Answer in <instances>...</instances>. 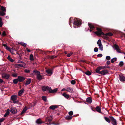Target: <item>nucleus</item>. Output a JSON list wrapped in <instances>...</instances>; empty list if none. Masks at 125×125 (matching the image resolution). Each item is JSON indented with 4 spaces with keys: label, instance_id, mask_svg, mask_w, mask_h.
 <instances>
[{
    "label": "nucleus",
    "instance_id": "f257e3e1",
    "mask_svg": "<svg viewBox=\"0 0 125 125\" xmlns=\"http://www.w3.org/2000/svg\"><path fill=\"white\" fill-rule=\"evenodd\" d=\"M33 73L36 75V78L39 81L42 80V79H44V76L41 75V73L39 71L36 70L33 71Z\"/></svg>",
    "mask_w": 125,
    "mask_h": 125
},
{
    "label": "nucleus",
    "instance_id": "f03ea898",
    "mask_svg": "<svg viewBox=\"0 0 125 125\" xmlns=\"http://www.w3.org/2000/svg\"><path fill=\"white\" fill-rule=\"evenodd\" d=\"M96 30L97 31L94 32V33L98 36H100L101 35L104 34V33L102 32V30L100 28H96Z\"/></svg>",
    "mask_w": 125,
    "mask_h": 125
},
{
    "label": "nucleus",
    "instance_id": "7ed1b4c3",
    "mask_svg": "<svg viewBox=\"0 0 125 125\" xmlns=\"http://www.w3.org/2000/svg\"><path fill=\"white\" fill-rule=\"evenodd\" d=\"M110 120L111 121V123L113 125H117V122L116 120L113 116H110Z\"/></svg>",
    "mask_w": 125,
    "mask_h": 125
},
{
    "label": "nucleus",
    "instance_id": "20e7f679",
    "mask_svg": "<svg viewBox=\"0 0 125 125\" xmlns=\"http://www.w3.org/2000/svg\"><path fill=\"white\" fill-rule=\"evenodd\" d=\"M82 23L79 19H76L73 22V24L76 26H80L81 25Z\"/></svg>",
    "mask_w": 125,
    "mask_h": 125
},
{
    "label": "nucleus",
    "instance_id": "39448f33",
    "mask_svg": "<svg viewBox=\"0 0 125 125\" xmlns=\"http://www.w3.org/2000/svg\"><path fill=\"white\" fill-rule=\"evenodd\" d=\"M51 88L50 87L45 86H42V89L43 91H49L50 93V90H51Z\"/></svg>",
    "mask_w": 125,
    "mask_h": 125
},
{
    "label": "nucleus",
    "instance_id": "423d86ee",
    "mask_svg": "<svg viewBox=\"0 0 125 125\" xmlns=\"http://www.w3.org/2000/svg\"><path fill=\"white\" fill-rule=\"evenodd\" d=\"M10 111L11 113L14 114H16L17 112L16 108L14 107H11Z\"/></svg>",
    "mask_w": 125,
    "mask_h": 125
},
{
    "label": "nucleus",
    "instance_id": "0eeeda50",
    "mask_svg": "<svg viewBox=\"0 0 125 125\" xmlns=\"http://www.w3.org/2000/svg\"><path fill=\"white\" fill-rule=\"evenodd\" d=\"M2 77L3 78H5L7 79H8L10 77V75L7 74L5 73H3L2 74Z\"/></svg>",
    "mask_w": 125,
    "mask_h": 125
},
{
    "label": "nucleus",
    "instance_id": "6e6552de",
    "mask_svg": "<svg viewBox=\"0 0 125 125\" xmlns=\"http://www.w3.org/2000/svg\"><path fill=\"white\" fill-rule=\"evenodd\" d=\"M113 35V33L111 32H109L105 34L104 33V35H103L104 38L105 39H107L108 38V36H112Z\"/></svg>",
    "mask_w": 125,
    "mask_h": 125
},
{
    "label": "nucleus",
    "instance_id": "1a4fd4ad",
    "mask_svg": "<svg viewBox=\"0 0 125 125\" xmlns=\"http://www.w3.org/2000/svg\"><path fill=\"white\" fill-rule=\"evenodd\" d=\"M108 73V71L106 70H102L100 73V74L102 75H104L107 74Z\"/></svg>",
    "mask_w": 125,
    "mask_h": 125
},
{
    "label": "nucleus",
    "instance_id": "9d476101",
    "mask_svg": "<svg viewBox=\"0 0 125 125\" xmlns=\"http://www.w3.org/2000/svg\"><path fill=\"white\" fill-rule=\"evenodd\" d=\"M114 48L116 50L117 52L121 53V52L120 51V50L118 45L116 44L114 45Z\"/></svg>",
    "mask_w": 125,
    "mask_h": 125
},
{
    "label": "nucleus",
    "instance_id": "9b49d317",
    "mask_svg": "<svg viewBox=\"0 0 125 125\" xmlns=\"http://www.w3.org/2000/svg\"><path fill=\"white\" fill-rule=\"evenodd\" d=\"M102 67V66H100L97 68L95 70L96 73L100 74L101 71H100V70L101 69H103Z\"/></svg>",
    "mask_w": 125,
    "mask_h": 125
},
{
    "label": "nucleus",
    "instance_id": "f8f14e48",
    "mask_svg": "<svg viewBox=\"0 0 125 125\" xmlns=\"http://www.w3.org/2000/svg\"><path fill=\"white\" fill-rule=\"evenodd\" d=\"M18 79L19 82H22L25 80V78L23 76H18Z\"/></svg>",
    "mask_w": 125,
    "mask_h": 125
},
{
    "label": "nucleus",
    "instance_id": "ddd939ff",
    "mask_svg": "<svg viewBox=\"0 0 125 125\" xmlns=\"http://www.w3.org/2000/svg\"><path fill=\"white\" fill-rule=\"evenodd\" d=\"M119 78L121 82H123L125 81V77L123 75H119Z\"/></svg>",
    "mask_w": 125,
    "mask_h": 125
},
{
    "label": "nucleus",
    "instance_id": "4468645a",
    "mask_svg": "<svg viewBox=\"0 0 125 125\" xmlns=\"http://www.w3.org/2000/svg\"><path fill=\"white\" fill-rule=\"evenodd\" d=\"M17 96L15 95H12L11 97V100L13 101L17 100Z\"/></svg>",
    "mask_w": 125,
    "mask_h": 125
},
{
    "label": "nucleus",
    "instance_id": "2eb2a0df",
    "mask_svg": "<svg viewBox=\"0 0 125 125\" xmlns=\"http://www.w3.org/2000/svg\"><path fill=\"white\" fill-rule=\"evenodd\" d=\"M24 90L23 89H22L20 90L18 93V95L21 96L24 93Z\"/></svg>",
    "mask_w": 125,
    "mask_h": 125
},
{
    "label": "nucleus",
    "instance_id": "dca6fc26",
    "mask_svg": "<svg viewBox=\"0 0 125 125\" xmlns=\"http://www.w3.org/2000/svg\"><path fill=\"white\" fill-rule=\"evenodd\" d=\"M58 108V106L56 105H52L50 106L49 108L52 110H55L56 108Z\"/></svg>",
    "mask_w": 125,
    "mask_h": 125
},
{
    "label": "nucleus",
    "instance_id": "f3484780",
    "mask_svg": "<svg viewBox=\"0 0 125 125\" xmlns=\"http://www.w3.org/2000/svg\"><path fill=\"white\" fill-rule=\"evenodd\" d=\"M31 78H28L26 81V82L25 83V85L26 86L29 84L31 83Z\"/></svg>",
    "mask_w": 125,
    "mask_h": 125
},
{
    "label": "nucleus",
    "instance_id": "a211bd4d",
    "mask_svg": "<svg viewBox=\"0 0 125 125\" xmlns=\"http://www.w3.org/2000/svg\"><path fill=\"white\" fill-rule=\"evenodd\" d=\"M88 25L91 29L94 30L95 27L94 26L92 23H88Z\"/></svg>",
    "mask_w": 125,
    "mask_h": 125
},
{
    "label": "nucleus",
    "instance_id": "6ab92c4d",
    "mask_svg": "<svg viewBox=\"0 0 125 125\" xmlns=\"http://www.w3.org/2000/svg\"><path fill=\"white\" fill-rule=\"evenodd\" d=\"M95 109L96 111H97L100 113H102L100 107L99 106H97Z\"/></svg>",
    "mask_w": 125,
    "mask_h": 125
},
{
    "label": "nucleus",
    "instance_id": "aec40b11",
    "mask_svg": "<svg viewBox=\"0 0 125 125\" xmlns=\"http://www.w3.org/2000/svg\"><path fill=\"white\" fill-rule=\"evenodd\" d=\"M66 91L69 92L71 93H73V91L72 88L70 87H68L67 88Z\"/></svg>",
    "mask_w": 125,
    "mask_h": 125
},
{
    "label": "nucleus",
    "instance_id": "412c9836",
    "mask_svg": "<svg viewBox=\"0 0 125 125\" xmlns=\"http://www.w3.org/2000/svg\"><path fill=\"white\" fill-rule=\"evenodd\" d=\"M15 67L19 68L20 67H24V65L22 64H16L15 65Z\"/></svg>",
    "mask_w": 125,
    "mask_h": 125
},
{
    "label": "nucleus",
    "instance_id": "4be33fe9",
    "mask_svg": "<svg viewBox=\"0 0 125 125\" xmlns=\"http://www.w3.org/2000/svg\"><path fill=\"white\" fill-rule=\"evenodd\" d=\"M92 101V98L90 97L87 98L86 99V102L90 103H91Z\"/></svg>",
    "mask_w": 125,
    "mask_h": 125
},
{
    "label": "nucleus",
    "instance_id": "5701e85b",
    "mask_svg": "<svg viewBox=\"0 0 125 125\" xmlns=\"http://www.w3.org/2000/svg\"><path fill=\"white\" fill-rule=\"evenodd\" d=\"M52 70L49 69L47 70L46 71V73H47L49 74H52Z\"/></svg>",
    "mask_w": 125,
    "mask_h": 125
},
{
    "label": "nucleus",
    "instance_id": "b1692460",
    "mask_svg": "<svg viewBox=\"0 0 125 125\" xmlns=\"http://www.w3.org/2000/svg\"><path fill=\"white\" fill-rule=\"evenodd\" d=\"M62 95L65 98L67 99H68L70 96V95L66 94V93H64Z\"/></svg>",
    "mask_w": 125,
    "mask_h": 125
},
{
    "label": "nucleus",
    "instance_id": "393cba45",
    "mask_svg": "<svg viewBox=\"0 0 125 125\" xmlns=\"http://www.w3.org/2000/svg\"><path fill=\"white\" fill-rule=\"evenodd\" d=\"M27 109L26 106H25L23 109L22 111L21 114V115H22L27 110Z\"/></svg>",
    "mask_w": 125,
    "mask_h": 125
},
{
    "label": "nucleus",
    "instance_id": "a878e982",
    "mask_svg": "<svg viewBox=\"0 0 125 125\" xmlns=\"http://www.w3.org/2000/svg\"><path fill=\"white\" fill-rule=\"evenodd\" d=\"M58 90L57 88H55L52 90L51 89V90H50V93H54L57 92Z\"/></svg>",
    "mask_w": 125,
    "mask_h": 125
},
{
    "label": "nucleus",
    "instance_id": "bb28decb",
    "mask_svg": "<svg viewBox=\"0 0 125 125\" xmlns=\"http://www.w3.org/2000/svg\"><path fill=\"white\" fill-rule=\"evenodd\" d=\"M36 122L38 124H41L42 123V121L40 119H37L36 120Z\"/></svg>",
    "mask_w": 125,
    "mask_h": 125
},
{
    "label": "nucleus",
    "instance_id": "cd10ccee",
    "mask_svg": "<svg viewBox=\"0 0 125 125\" xmlns=\"http://www.w3.org/2000/svg\"><path fill=\"white\" fill-rule=\"evenodd\" d=\"M104 118L105 120L107 122H108L109 123H110L111 121L110 120V118H108L105 117H104Z\"/></svg>",
    "mask_w": 125,
    "mask_h": 125
},
{
    "label": "nucleus",
    "instance_id": "c85d7f7f",
    "mask_svg": "<svg viewBox=\"0 0 125 125\" xmlns=\"http://www.w3.org/2000/svg\"><path fill=\"white\" fill-rule=\"evenodd\" d=\"M10 113V110L9 109H7V112L6 113H5V114L4 115V116L5 117L7 115H8Z\"/></svg>",
    "mask_w": 125,
    "mask_h": 125
},
{
    "label": "nucleus",
    "instance_id": "c756f323",
    "mask_svg": "<svg viewBox=\"0 0 125 125\" xmlns=\"http://www.w3.org/2000/svg\"><path fill=\"white\" fill-rule=\"evenodd\" d=\"M1 9L2 11V12H5L6 11V10L5 8L3 6H1Z\"/></svg>",
    "mask_w": 125,
    "mask_h": 125
},
{
    "label": "nucleus",
    "instance_id": "7c9ffc66",
    "mask_svg": "<svg viewBox=\"0 0 125 125\" xmlns=\"http://www.w3.org/2000/svg\"><path fill=\"white\" fill-rule=\"evenodd\" d=\"M99 49L101 50L102 51L103 50V47L102 44H99Z\"/></svg>",
    "mask_w": 125,
    "mask_h": 125
},
{
    "label": "nucleus",
    "instance_id": "2f4dec72",
    "mask_svg": "<svg viewBox=\"0 0 125 125\" xmlns=\"http://www.w3.org/2000/svg\"><path fill=\"white\" fill-rule=\"evenodd\" d=\"M117 60V58H114L111 60V62L112 63H113L115 61H116Z\"/></svg>",
    "mask_w": 125,
    "mask_h": 125
},
{
    "label": "nucleus",
    "instance_id": "473e14b6",
    "mask_svg": "<svg viewBox=\"0 0 125 125\" xmlns=\"http://www.w3.org/2000/svg\"><path fill=\"white\" fill-rule=\"evenodd\" d=\"M72 117L73 116H67L65 118L67 120H69L72 119Z\"/></svg>",
    "mask_w": 125,
    "mask_h": 125
},
{
    "label": "nucleus",
    "instance_id": "72a5a7b5",
    "mask_svg": "<svg viewBox=\"0 0 125 125\" xmlns=\"http://www.w3.org/2000/svg\"><path fill=\"white\" fill-rule=\"evenodd\" d=\"M19 44H20L21 45L23 46L24 47H25L27 45V44L24 43L22 42L19 43V42H18Z\"/></svg>",
    "mask_w": 125,
    "mask_h": 125
},
{
    "label": "nucleus",
    "instance_id": "f704fd0d",
    "mask_svg": "<svg viewBox=\"0 0 125 125\" xmlns=\"http://www.w3.org/2000/svg\"><path fill=\"white\" fill-rule=\"evenodd\" d=\"M42 99L45 102L47 101V97L45 96H42Z\"/></svg>",
    "mask_w": 125,
    "mask_h": 125
},
{
    "label": "nucleus",
    "instance_id": "c9c22d12",
    "mask_svg": "<svg viewBox=\"0 0 125 125\" xmlns=\"http://www.w3.org/2000/svg\"><path fill=\"white\" fill-rule=\"evenodd\" d=\"M30 60L32 61L34 60L33 56L32 54H31L30 56Z\"/></svg>",
    "mask_w": 125,
    "mask_h": 125
},
{
    "label": "nucleus",
    "instance_id": "e433bc0d",
    "mask_svg": "<svg viewBox=\"0 0 125 125\" xmlns=\"http://www.w3.org/2000/svg\"><path fill=\"white\" fill-rule=\"evenodd\" d=\"M85 73L87 75H91V73L89 71H88L87 72H86Z\"/></svg>",
    "mask_w": 125,
    "mask_h": 125
},
{
    "label": "nucleus",
    "instance_id": "4c0bfd02",
    "mask_svg": "<svg viewBox=\"0 0 125 125\" xmlns=\"http://www.w3.org/2000/svg\"><path fill=\"white\" fill-rule=\"evenodd\" d=\"M18 81H19L18 79H14L13 80V82L15 84H16L18 82Z\"/></svg>",
    "mask_w": 125,
    "mask_h": 125
},
{
    "label": "nucleus",
    "instance_id": "58836bf2",
    "mask_svg": "<svg viewBox=\"0 0 125 125\" xmlns=\"http://www.w3.org/2000/svg\"><path fill=\"white\" fill-rule=\"evenodd\" d=\"M13 103L15 104V103L18 104H21V103H19V101L17 99L15 101H13Z\"/></svg>",
    "mask_w": 125,
    "mask_h": 125
},
{
    "label": "nucleus",
    "instance_id": "ea45409f",
    "mask_svg": "<svg viewBox=\"0 0 125 125\" xmlns=\"http://www.w3.org/2000/svg\"><path fill=\"white\" fill-rule=\"evenodd\" d=\"M37 52H38L40 53H44V52L41 50L37 49Z\"/></svg>",
    "mask_w": 125,
    "mask_h": 125
},
{
    "label": "nucleus",
    "instance_id": "a19ab883",
    "mask_svg": "<svg viewBox=\"0 0 125 125\" xmlns=\"http://www.w3.org/2000/svg\"><path fill=\"white\" fill-rule=\"evenodd\" d=\"M124 65L123 62L122 61L120 62L119 64V65L120 67Z\"/></svg>",
    "mask_w": 125,
    "mask_h": 125
},
{
    "label": "nucleus",
    "instance_id": "79ce46f5",
    "mask_svg": "<svg viewBox=\"0 0 125 125\" xmlns=\"http://www.w3.org/2000/svg\"><path fill=\"white\" fill-rule=\"evenodd\" d=\"M17 73H13L12 75V76L14 77H16L17 76Z\"/></svg>",
    "mask_w": 125,
    "mask_h": 125
},
{
    "label": "nucleus",
    "instance_id": "37998d69",
    "mask_svg": "<svg viewBox=\"0 0 125 125\" xmlns=\"http://www.w3.org/2000/svg\"><path fill=\"white\" fill-rule=\"evenodd\" d=\"M30 70H28L27 69H26L25 70V72L27 73H30Z\"/></svg>",
    "mask_w": 125,
    "mask_h": 125
},
{
    "label": "nucleus",
    "instance_id": "c03bdc74",
    "mask_svg": "<svg viewBox=\"0 0 125 125\" xmlns=\"http://www.w3.org/2000/svg\"><path fill=\"white\" fill-rule=\"evenodd\" d=\"M73 112L72 111H71L69 112V114L70 116L72 115H73Z\"/></svg>",
    "mask_w": 125,
    "mask_h": 125
},
{
    "label": "nucleus",
    "instance_id": "a18cd8bd",
    "mask_svg": "<svg viewBox=\"0 0 125 125\" xmlns=\"http://www.w3.org/2000/svg\"><path fill=\"white\" fill-rule=\"evenodd\" d=\"M75 81L74 80H72L71 81V83L72 84H74L75 83Z\"/></svg>",
    "mask_w": 125,
    "mask_h": 125
},
{
    "label": "nucleus",
    "instance_id": "49530a36",
    "mask_svg": "<svg viewBox=\"0 0 125 125\" xmlns=\"http://www.w3.org/2000/svg\"><path fill=\"white\" fill-rule=\"evenodd\" d=\"M5 12H2L0 11V15L1 16H4L5 15Z\"/></svg>",
    "mask_w": 125,
    "mask_h": 125
},
{
    "label": "nucleus",
    "instance_id": "de8ad7c7",
    "mask_svg": "<svg viewBox=\"0 0 125 125\" xmlns=\"http://www.w3.org/2000/svg\"><path fill=\"white\" fill-rule=\"evenodd\" d=\"M72 18V17H71L69 20V24L70 25V24L71 23H72L73 21H72L71 19Z\"/></svg>",
    "mask_w": 125,
    "mask_h": 125
},
{
    "label": "nucleus",
    "instance_id": "09e8293b",
    "mask_svg": "<svg viewBox=\"0 0 125 125\" xmlns=\"http://www.w3.org/2000/svg\"><path fill=\"white\" fill-rule=\"evenodd\" d=\"M13 49H10L9 51L12 54H14V53H13Z\"/></svg>",
    "mask_w": 125,
    "mask_h": 125
},
{
    "label": "nucleus",
    "instance_id": "8fccbe9b",
    "mask_svg": "<svg viewBox=\"0 0 125 125\" xmlns=\"http://www.w3.org/2000/svg\"><path fill=\"white\" fill-rule=\"evenodd\" d=\"M98 51V49L97 47H95L94 49V51L95 52H97Z\"/></svg>",
    "mask_w": 125,
    "mask_h": 125
},
{
    "label": "nucleus",
    "instance_id": "3c124183",
    "mask_svg": "<svg viewBox=\"0 0 125 125\" xmlns=\"http://www.w3.org/2000/svg\"><path fill=\"white\" fill-rule=\"evenodd\" d=\"M103 56V55L102 54H99L97 55V57H101Z\"/></svg>",
    "mask_w": 125,
    "mask_h": 125
},
{
    "label": "nucleus",
    "instance_id": "603ef678",
    "mask_svg": "<svg viewBox=\"0 0 125 125\" xmlns=\"http://www.w3.org/2000/svg\"><path fill=\"white\" fill-rule=\"evenodd\" d=\"M6 35L5 32V31H4L2 34V35L4 36H6Z\"/></svg>",
    "mask_w": 125,
    "mask_h": 125
},
{
    "label": "nucleus",
    "instance_id": "864d4df0",
    "mask_svg": "<svg viewBox=\"0 0 125 125\" xmlns=\"http://www.w3.org/2000/svg\"><path fill=\"white\" fill-rule=\"evenodd\" d=\"M97 43L98 44H101V40H98V42H97Z\"/></svg>",
    "mask_w": 125,
    "mask_h": 125
},
{
    "label": "nucleus",
    "instance_id": "5fc2aeb1",
    "mask_svg": "<svg viewBox=\"0 0 125 125\" xmlns=\"http://www.w3.org/2000/svg\"><path fill=\"white\" fill-rule=\"evenodd\" d=\"M106 59L107 60H109L111 58L109 56H107L106 57Z\"/></svg>",
    "mask_w": 125,
    "mask_h": 125
},
{
    "label": "nucleus",
    "instance_id": "6e6d98bb",
    "mask_svg": "<svg viewBox=\"0 0 125 125\" xmlns=\"http://www.w3.org/2000/svg\"><path fill=\"white\" fill-rule=\"evenodd\" d=\"M4 120V119L3 118H1L0 119V125H1V123Z\"/></svg>",
    "mask_w": 125,
    "mask_h": 125
},
{
    "label": "nucleus",
    "instance_id": "4d7b16f0",
    "mask_svg": "<svg viewBox=\"0 0 125 125\" xmlns=\"http://www.w3.org/2000/svg\"><path fill=\"white\" fill-rule=\"evenodd\" d=\"M57 57V56H54V55L50 57V58L52 59L54 58H56Z\"/></svg>",
    "mask_w": 125,
    "mask_h": 125
},
{
    "label": "nucleus",
    "instance_id": "13d9d810",
    "mask_svg": "<svg viewBox=\"0 0 125 125\" xmlns=\"http://www.w3.org/2000/svg\"><path fill=\"white\" fill-rule=\"evenodd\" d=\"M7 50L9 51V50H10V48L8 46H6V47L5 48Z\"/></svg>",
    "mask_w": 125,
    "mask_h": 125
},
{
    "label": "nucleus",
    "instance_id": "bf43d9fd",
    "mask_svg": "<svg viewBox=\"0 0 125 125\" xmlns=\"http://www.w3.org/2000/svg\"><path fill=\"white\" fill-rule=\"evenodd\" d=\"M9 60L11 62H13L14 61V60L12 59L11 58H10Z\"/></svg>",
    "mask_w": 125,
    "mask_h": 125
},
{
    "label": "nucleus",
    "instance_id": "052dcab7",
    "mask_svg": "<svg viewBox=\"0 0 125 125\" xmlns=\"http://www.w3.org/2000/svg\"><path fill=\"white\" fill-rule=\"evenodd\" d=\"M3 25L2 22L1 21H0V27H1Z\"/></svg>",
    "mask_w": 125,
    "mask_h": 125
},
{
    "label": "nucleus",
    "instance_id": "680f3d73",
    "mask_svg": "<svg viewBox=\"0 0 125 125\" xmlns=\"http://www.w3.org/2000/svg\"><path fill=\"white\" fill-rule=\"evenodd\" d=\"M107 64L108 65H109L110 64V61H107Z\"/></svg>",
    "mask_w": 125,
    "mask_h": 125
},
{
    "label": "nucleus",
    "instance_id": "e2e57ef3",
    "mask_svg": "<svg viewBox=\"0 0 125 125\" xmlns=\"http://www.w3.org/2000/svg\"><path fill=\"white\" fill-rule=\"evenodd\" d=\"M92 110L94 111H96L94 107H92Z\"/></svg>",
    "mask_w": 125,
    "mask_h": 125
},
{
    "label": "nucleus",
    "instance_id": "0e129e2a",
    "mask_svg": "<svg viewBox=\"0 0 125 125\" xmlns=\"http://www.w3.org/2000/svg\"><path fill=\"white\" fill-rule=\"evenodd\" d=\"M102 68L103 69L107 68V66H102Z\"/></svg>",
    "mask_w": 125,
    "mask_h": 125
},
{
    "label": "nucleus",
    "instance_id": "69168bd1",
    "mask_svg": "<svg viewBox=\"0 0 125 125\" xmlns=\"http://www.w3.org/2000/svg\"><path fill=\"white\" fill-rule=\"evenodd\" d=\"M2 46L4 47H5V48L6 47V46H7V45L6 44H2Z\"/></svg>",
    "mask_w": 125,
    "mask_h": 125
},
{
    "label": "nucleus",
    "instance_id": "338daca9",
    "mask_svg": "<svg viewBox=\"0 0 125 125\" xmlns=\"http://www.w3.org/2000/svg\"><path fill=\"white\" fill-rule=\"evenodd\" d=\"M3 82V80L1 79H0V83H2Z\"/></svg>",
    "mask_w": 125,
    "mask_h": 125
},
{
    "label": "nucleus",
    "instance_id": "774afa93",
    "mask_svg": "<svg viewBox=\"0 0 125 125\" xmlns=\"http://www.w3.org/2000/svg\"><path fill=\"white\" fill-rule=\"evenodd\" d=\"M36 103H37L36 102H33V106H35L36 105Z\"/></svg>",
    "mask_w": 125,
    "mask_h": 125
}]
</instances>
